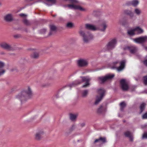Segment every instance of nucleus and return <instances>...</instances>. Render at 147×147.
<instances>
[{
    "label": "nucleus",
    "mask_w": 147,
    "mask_h": 147,
    "mask_svg": "<svg viewBox=\"0 0 147 147\" xmlns=\"http://www.w3.org/2000/svg\"><path fill=\"white\" fill-rule=\"evenodd\" d=\"M33 95L31 88L28 87L27 89L23 90L17 95L16 98L20 100L22 103L24 102L26 100L30 98Z\"/></svg>",
    "instance_id": "1"
},
{
    "label": "nucleus",
    "mask_w": 147,
    "mask_h": 147,
    "mask_svg": "<svg viewBox=\"0 0 147 147\" xmlns=\"http://www.w3.org/2000/svg\"><path fill=\"white\" fill-rule=\"evenodd\" d=\"M65 1H69L71 3L70 4L65 5V7L68 9L79 10L81 11H85L86 10L81 6L76 5L78 3V0H65Z\"/></svg>",
    "instance_id": "2"
},
{
    "label": "nucleus",
    "mask_w": 147,
    "mask_h": 147,
    "mask_svg": "<svg viewBox=\"0 0 147 147\" xmlns=\"http://www.w3.org/2000/svg\"><path fill=\"white\" fill-rule=\"evenodd\" d=\"M80 78H81V80H78L75 81L70 85V86L71 87L80 84L82 82H86V84L85 85L82 86V87L86 88L89 85V82L90 80L89 78L85 77H81Z\"/></svg>",
    "instance_id": "3"
},
{
    "label": "nucleus",
    "mask_w": 147,
    "mask_h": 147,
    "mask_svg": "<svg viewBox=\"0 0 147 147\" xmlns=\"http://www.w3.org/2000/svg\"><path fill=\"white\" fill-rule=\"evenodd\" d=\"M79 32L83 37V41L85 43H88L93 38L92 35L90 32L85 33L82 30H80Z\"/></svg>",
    "instance_id": "4"
},
{
    "label": "nucleus",
    "mask_w": 147,
    "mask_h": 147,
    "mask_svg": "<svg viewBox=\"0 0 147 147\" xmlns=\"http://www.w3.org/2000/svg\"><path fill=\"white\" fill-rule=\"evenodd\" d=\"M97 92L98 95L96 96V101L94 103V104L96 105L98 104L102 99L104 96L105 90L104 89L100 88L98 90Z\"/></svg>",
    "instance_id": "5"
},
{
    "label": "nucleus",
    "mask_w": 147,
    "mask_h": 147,
    "mask_svg": "<svg viewBox=\"0 0 147 147\" xmlns=\"http://www.w3.org/2000/svg\"><path fill=\"white\" fill-rule=\"evenodd\" d=\"M117 43V40L114 38L111 40L107 45V48L109 50L114 49L116 46Z\"/></svg>",
    "instance_id": "6"
},
{
    "label": "nucleus",
    "mask_w": 147,
    "mask_h": 147,
    "mask_svg": "<svg viewBox=\"0 0 147 147\" xmlns=\"http://www.w3.org/2000/svg\"><path fill=\"white\" fill-rule=\"evenodd\" d=\"M114 76L115 75L114 74H108L104 77H99L98 79L100 81L101 83H103L107 80L112 79Z\"/></svg>",
    "instance_id": "7"
},
{
    "label": "nucleus",
    "mask_w": 147,
    "mask_h": 147,
    "mask_svg": "<svg viewBox=\"0 0 147 147\" xmlns=\"http://www.w3.org/2000/svg\"><path fill=\"white\" fill-rule=\"evenodd\" d=\"M134 41L137 43H143L145 42H147V36H145L140 37L134 39Z\"/></svg>",
    "instance_id": "8"
},
{
    "label": "nucleus",
    "mask_w": 147,
    "mask_h": 147,
    "mask_svg": "<svg viewBox=\"0 0 147 147\" xmlns=\"http://www.w3.org/2000/svg\"><path fill=\"white\" fill-rule=\"evenodd\" d=\"M101 24L100 25L98 29L101 32H105L106 28L107 27V24L106 21L102 20L100 22Z\"/></svg>",
    "instance_id": "9"
},
{
    "label": "nucleus",
    "mask_w": 147,
    "mask_h": 147,
    "mask_svg": "<svg viewBox=\"0 0 147 147\" xmlns=\"http://www.w3.org/2000/svg\"><path fill=\"white\" fill-rule=\"evenodd\" d=\"M120 83L122 90H128L129 87L127 82L125 80L122 79L120 80Z\"/></svg>",
    "instance_id": "10"
},
{
    "label": "nucleus",
    "mask_w": 147,
    "mask_h": 147,
    "mask_svg": "<svg viewBox=\"0 0 147 147\" xmlns=\"http://www.w3.org/2000/svg\"><path fill=\"white\" fill-rule=\"evenodd\" d=\"M88 61L84 59H80L78 61V65L80 67H84L88 65Z\"/></svg>",
    "instance_id": "11"
},
{
    "label": "nucleus",
    "mask_w": 147,
    "mask_h": 147,
    "mask_svg": "<svg viewBox=\"0 0 147 147\" xmlns=\"http://www.w3.org/2000/svg\"><path fill=\"white\" fill-rule=\"evenodd\" d=\"M4 19L7 22H10L13 20V18L12 14L8 13L6 14L4 16Z\"/></svg>",
    "instance_id": "12"
},
{
    "label": "nucleus",
    "mask_w": 147,
    "mask_h": 147,
    "mask_svg": "<svg viewBox=\"0 0 147 147\" xmlns=\"http://www.w3.org/2000/svg\"><path fill=\"white\" fill-rule=\"evenodd\" d=\"M0 46L3 49L11 51L13 50V48L5 42H3L0 44Z\"/></svg>",
    "instance_id": "13"
},
{
    "label": "nucleus",
    "mask_w": 147,
    "mask_h": 147,
    "mask_svg": "<svg viewBox=\"0 0 147 147\" xmlns=\"http://www.w3.org/2000/svg\"><path fill=\"white\" fill-rule=\"evenodd\" d=\"M43 134V132L40 131L37 132L35 135V139L37 140H40L42 138V135Z\"/></svg>",
    "instance_id": "14"
},
{
    "label": "nucleus",
    "mask_w": 147,
    "mask_h": 147,
    "mask_svg": "<svg viewBox=\"0 0 147 147\" xmlns=\"http://www.w3.org/2000/svg\"><path fill=\"white\" fill-rule=\"evenodd\" d=\"M45 4L48 6H51L56 3V0H45Z\"/></svg>",
    "instance_id": "15"
},
{
    "label": "nucleus",
    "mask_w": 147,
    "mask_h": 147,
    "mask_svg": "<svg viewBox=\"0 0 147 147\" xmlns=\"http://www.w3.org/2000/svg\"><path fill=\"white\" fill-rule=\"evenodd\" d=\"M124 49L128 50L131 53H134L136 51V48L134 46L127 47Z\"/></svg>",
    "instance_id": "16"
},
{
    "label": "nucleus",
    "mask_w": 147,
    "mask_h": 147,
    "mask_svg": "<svg viewBox=\"0 0 147 147\" xmlns=\"http://www.w3.org/2000/svg\"><path fill=\"white\" fill-rule=\"evenodd\" d=\"M50 31L49 33V35H51L55 33L56 30V27L54 25H51L50 26Z\"/></svg>",
    "instance_id": "17"
},
{
    "label": "nucleus",
    "mask_w": 147,
    "mask_h": 147,
    "mask_svg": "<svg viewBox=\"0 0 147 147\" xmlns=\"http://www.w3.org/2000/svg\"><path fill=\"white\" fill-rule=\"evenodd\" d=\"M125 62L126 61L125 60H123L121 62L120 66L117 67V69L118 71H121L124 68Z\"/></svg>",
    "instance_id": "18"
},
{
    "label": "nucleus",
    "mask_w": 147,
    "mask_h": 147,
    "mask_svg": "<svg viewBox=\"0 0 147 147\" xmlns=\"http://www.w3.org/2000/svg\"><path fill=\"white\" fill-rule=\"evenodd\" d=\"M86 28V29L92 30H97V28L94 26L90 24H86L85 25Z\"/></svg>",
    "instance_id": "19"
},
{
    "label": "nucleus",
    "mask_w": 147,
    "mask_h": 147,
    "mask_svg": "<svg viewBox=\"0 0 147 147\" xmlns=\"http://www.w3.org/2000/svg\"><path fill=\"white\" fill-rule=\"evenodd\" d=\"M123 12L125 14L129 15L131 18L134 16V13L130 10L125 9L123 11Z\"/></svg>",
    "instance_id": "20"
},
{
    "label": "nucleus",
    "mask_w": 147,
    "mask_h": 147,
    "mask_svg": "<svg viewBox=\"0 0 147 147\" xmlns=\"http://www.w3.org/2000/svg\"><path fill=\"white\" fill-rule=\"evenodd\" d=\"M124 134L125 136L129 138L131 141H133V138L132 134L130 132L127 131L124 133Z\"/></svg>",
    "instance_id": "21"
},
{
    "label": "nucleus",
    "mask_w": 147,
    "mask_h": 147,
    "mask_svg": "<svg viewBox=\"0 0 147 147\" xmlns=\"http://www.w3.org/2000/svg\"><path fill=\"white\" fill-rule=\"evenodd\" d=\"M106 142V139L105 138L100 137L99 139L96 140L94 143L99 142L100 143H104Z\"/></svg>",
    "instance_id": "22"
},
{
    "label": "nucleus",
    "mask_w": 147,
    "mask_h": 147,
    "mask_svg": "<svg viewBox=\"0 0 147 147\" xmlns=\"http://www.w3.org/2000/svg\"><path fill=\"white\" fill-rule=\"evenodd\" d=\"M136 34H142L143 33L144 31L143 30L139 27H136L134 28Z\"/></svg>",
    "instance_id": "23"
},
{
    "label": "nucleus",
    "mask_w": 147,
    "mask_h": 147,
    "mask_svg": "<svg viewBox=\"0 0 147 147\" xmlns=\"http://www.w3.org/2000/svg\"><path fill=\"white\" fill-rule=\"evenodd\" d=\"M78 116V114H71L69 115L70 119L71 121H75L76 120Z\"/></svg>",
    "instance_id": "24"
},
{
    "label": "nucleus",
    "mask_w": 147,
    "mask_h": 147,
    "mask_svg": "<svg viewBox=\"0 0 147 147\" xmlns=\"http://www.w3.org/2000/svg\"><path fill=\"white\" fill-rule=\"evenodd\" d=\"M139 3L138 0H134L130 2V4L133 6L136 7L138 5Z\"/></svg>",
    "instance_id": "25"
},
{
    "label": "nucleus",
    "mask_w": 147,
    "mask_h": 147,
    "mask_svg": "<svg viewBox=\"0 0 147 147\" xmlns=\"http://www.w3.org/2000/svg\"><path fill=\"white\" fill-rule=\"evenodd\" d=\"M127 33L130 36L136 34L134 28L128 30Z\"/></svg>",
    "instance_id": "26"
},
{
    "label": "nucleus",
    "mask_w": 147,
    "mask_h": 147,
    "mask_svg": "<svg viewBox=\"0 0 147 147\" xmlns=\"http://www.w3.org/2000/svg\"><path fill=\"white\" fill-rule=\"evenodd\" d=\"M146 105V104L144 103H142L141 105L140 106V113H141L143 111Z\"/></svg>",
    "instance_id": "27"
},
{
    "label": "nucleus",
    "mask_w": 147,
    "mask_h": 147,
    "mask_svg": "<svg viewBox=\"0 0 147 147\" xmlns=\"http://www.w3.org/2000/svg\"><path fill=\"white\" fill-rule=\"evenodd\" d=\"M134 12L138 15H139L141 12V10L140 9L137 8L134 9Z\"/></svg>",
    "instance_id": "28"
},
{
    "label": "nucleus",
    "mask_w": 147,
    "mask_h": 147,
    "mask_svg": "<svg viewBox=\"0 0 147 147\" xmlns=\"http://www.w3.org/2000/svg\"><path fill=\"white\" fill-rule=\"evenodd\" d=\"M120 110L121 111H123V110L125 106V103L124 102H122L120 103Z\"/></svg>",
    "instance_id": "29"
},
{
    "label": "nucleus",
    "mask_w": 147,
    "mask_h": 147,
    "mask_svg": "<svg viewBox=\"0 0 147 147\" xmlns=\"http://www.w3.org/2000/svg\"><path fill=\"white\" fill-rule=\"evenodd\" d=\"M88 93V91L87 90H85L82 92V96L83 97L86 96Z\"/></svg>",
    "instance_id": "30"
},
{
    "label": "nucleus",
    "mask_w": 147,
    "mask_h": 147,
    "mask_svg": "<svg viewBox=\"0 0 147 147\" xmlns=\"http://www.w3.org/2000/svg\"><path fill=\"white\" fill-rule=\"evenodd\" d=\"M38 56V54L37 53H34L31 55V57L33 58H36Z\"/></svg>",
    "instance_id": "31"
},
{
    "label": "nucleus",
    "mask_w": 147,
    "mask_h": 147,
    "mask_svg": "<svg viewBox=\"0 0 147 147\" xmlns=\"http://www.w3.org/2000/svg\"><path fill=\"white\" fill-rule=\"evenodd\" d=\"M105 111V110L103 109L102 106H101L97 110V112L98 113H101L102 112Z\"/></svg>",
    "instance_id": "32"
},
{
    "label": "nucleus",
    "mask_w": 147,
    "mask_h": 147,
    "mask_svg": "<svg viewBox=\"0 0 147 147\" xmlns=\"http://www.w3.org/2000/svg\"><path fill=\"white\" fill-rule=\"evenodd\" d=\"M74 26L73 23L71 22H69L67 24L66 26L69 28H71Z\"/></svg>",
    "instance_id": "33"
},
{
    "label": "nucleus",
    "mask_w": 147,
    "mask_h": 147,
    "mask_svg": "<svg viewBox=\"0 0 147 147\" xmlns=\"http://www.w3.org/2000/svg\"><path fill=\"white\" fill-rule=\"evenodd\" d=\"M119 22L123 26H125L127 24V22L125 21H122L119 20Z\"/></svg>",
    "instance_id": "34"
},
{
    "label": "nucleus",
    "mask_w": 147,
    "mask_h": 147,
    "mask_svg": "<svg viewBox=\"0 0 147 147\" xmlns=\"http://www.w3.org/2000/svg\"><path fill=\"white\" fill-rule=\"evenodd\" d=\"M23 21L24 23L26 25H29L30 24V22L27 19H24Z\"/></svg>",
    "instance_id": "35"
},
{
    "label": "nucleus",
    "mask_w": 147,
    "mask_h": 147,
    "mask_svg": "<svg viewBox=\"0 0 147 147\" xmlns=\"http://www.w3.org/2000/svg\"><path fill=\"white\" fill-rule=\"evenodd\" d=\"M46 30L45 29H42L39 30V32L41 34H44L45 33Z\"/></svg>",
    "instance_id": "36"
},
{
    "label": "nucleus",
    "mask_w": 147,
    "mask_h": 147,
    "mask_svg": "<svg viewBox=\"0 0 147 147\" xmlns=\"http://www.w3.org/2000/svg\"><path fill=\"white\" fill-rule=\"evenodd\" d=\"M144 83L145 85H147V76L144 77Z\"/></svg>",
    "instance_id": "37"
},
{
    "label": "nucleus",
    "mask_w": 147,
    "mask_h": 147,
    "mask_svg": "<svg viewBox=\"0 0 147 147\" xmlns=\"http://www.w3.org/2000/svg\"><path fill=\"white\" fill-rule=\"evenodd\" d=\"M142 138L143 139L147 138V132L144 133L143 135Z\"/></svg>",
    "instance_id": "38"
},
{
    "label": "nucleus",
    "mask_w": 147,
    "mask_h": 147,
    "mask_svg": "<svg viewBox=\"0 0 147 147\" xmlns=\"http://www.w3.org/2000/svg\"><path fill=\"white\" fill-rule=\"evenodd\" d=\"M5 72V70L3 69L0 70V76L4 74Z\"/></svg>",
    "instance_id": "39"
},
{
    "label": "nucleus",
    "mask_w": 147,
    "mask_h": 147,
    "mask_svg": "<svg viewBox=\"0 0 147 147\" xmlns=\"http://www.w3.org/2000/svg\"><path fill=\"white\" fill-rule=\"evenodd\" d=\"M5 65V63L4 62L0 61V68L3 67Z\"/></svg>",
    "instance_id": "40"
},
{
    "label": "nucleus",
    "mask_w": 147,
    "mask_h": 147,
    "mask_svg": "<svg viewBox=\"0 0 147 147\" xmlns=\"http://www.w3.org/2000/svg\"><path fill=\"white\" fill-rule=\"evenodd\" d=\"M142 118L143 119H147V113H145L142 116Z\"/></svg>",
    "instance_id": "41"
},
{
    "label": "nucleus",
    "mask_w": 147,
    "mask_h": 147,
    "mask_svg": "<svg viewBox=\"0 0 147 147\" xmlns=\"http://www.w3.org/2000/svg\"><path fill=\"white\" fill-rule=\"evenodd\" d=\"M118 63V61H116V62H113V65H114V66L113 67V68H115V67H116V65Z\"/></svg>",
    "instance_id": "42"
},
{
    "label": "nucleus",
    "mask_w": 147,
    "mask_h": 147,
    "mask_svg": "<svg viewBox=\"0 0 147 147\" xmlns=\"http://www.w3.org/2000/svg\"><path fill=\"white\" fill-rule=\"evenodd\" d=\"M144 64L146 66H147V59L143 61Z\"/></svg>",
    "instance_id": "43"
},
{
    "label": "nucleus",
    "mask_w": 147,
    "mask_h": 147,
    "mask_svg": "<svg viewBox=\"0 0 147 147\" xmlns=\"http://www.w3.org/2000/svg\"><path fill=\"white\" fill-rule=\"evenodd\" d=\"M19 16L22 17H24L26 16V15L23 13L20 14H19Z\"/></svg>",
    "instance_id": "44"
},
{
    "label": "nucleus",
    "mask_w": 147,
    "mask_h": 147,
    "mask_svg": "<svg viewBox=\"0 0 147 147\" xmlns=\"http://www.w3.org/2000/svg\"><path fill=\"white\" fill-rule=\"evenodd\" d=\"M96 12H97L98 13V11H93V15L95 16H96Z\"/></svg>",
    "instance_id": "45"
},
{
    "label": "nucleus",
    "mask_w": 147,
    "mask_h": 147,
    "mask_svg": "<svg viewBox=\"0 0 147 147\" xmlns=\"http://www.w3.org/2000/svg\"><path fill=\"white\" fill-rule=\"evenodd\" d=\"M145 49L147 51V47H144Z\"/></svg>",
    "instance_id": "46"
},
{
    "label": "nucleus",
    "mask_w": 147,
    "mask_h": 147,
    "mask_svg": "<svg viewBox=\"0 0 147 147\" xmlns=\"http://www.w3.org/2000/svg\"><path fill=\"white\" fill-rule=\"evenodd\" d=\"M62 90V89H60L59 90V93H60V91Z\"/></svg>",
    "instance_id": "47"
},
{
    "label": "nucleus",
    "mask_w": 147,
    "mask_h": 147,
    "mask_svg": "<svg viewBox=\"0 0 147 147\" xmlns=\"http://www.w3.org/2000/svg\"><path fill=\"white\" fill-rule=\"evenodd\" d=\"M74 127H75V126L74 125H73L72 126V128H74Z\"/></svg>",
    "instance_id": "48"
},
{
    "label": "nucleus",
    "mask_w": 147,
    "mask_h": 147,
    "mask_svg": "<svg viewBox=\"0 0 147 147\" xmlns=\"http://www.w3.org/2000/svg\"><path fill=\"white\" fill-rule=\"evenodd\" d=\"M59 19L60 20H61V17H60L59 18Z\"/></svg>",
    "instance_id": "49"
},
{
    "label": "nucleus",
    "mask_w": 147,
    "mask_h": 147,
    "mask_svg": "<svg viewBox=\"0 0 147 147\" xmlns=\"http://www.w3.org/2000/svg\"><path fill=\"white\" fill-rule=\"evenodd\" d=\"M61 71L62 72H63V69H62L61 70Z\"/></svg>",
    "instance_id": "50"
},
{
    "label": "nucleus",
    "mask_w": 147,
    "mask_h": 147,
    "mask_svg": "<svg viewBox=\"0 0 147 147\" xmlns=\"http://www.w3.org/2000/svg\"><path fill=\"white\" fill-rule=\"evenodd\" d=\"M1 2H0V6H1Z\"/></svg>",
    "instance_id": "51"
},
{
    "label": "nucleus",
    "mask_w": 147,
    "mask_h": 147,
    "mask_svg": "<svg viewBox=\"0 0 147 147\" xmlns=\"http://www.w3.org/2000/svg\"><path fill=\"white\" fill-rule=\"evenodd\" d=\"M14 37H17L16 36H14Z\"/></svg>",
    "instance_id": "52"
},
{
    "label": "nucleus",
    "mask_w": 147,
    "mask_h": 147,
    "mask_svg": "<svg viewBox=\"0 0 147 147\" xmlns=\"http://www.w3.org/2000/svg\"><path fill=\"white\" fill-rule=\"evenodd\" d=\"M56 15H55L54 16H56Z\"/></svg>",
    "instance_id": "53"
}]
</instances>
